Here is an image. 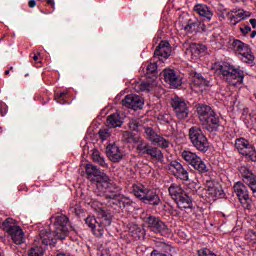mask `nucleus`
<instances>
[{"label": "nucleus", "instance_id": "f257e3e1", "mask_svg": "<svg viewBox=\"0 0 256 256\" xmlns=\"http://www.w3.org/2000/svg\"><path fill=\"white\" fill-rule=\"evenodd\" d=\"M196 113L198 119L208 133H217L221 127V118L217 115V112L207 104L196 105Z\"/></svg>", "mask_w": 256, "mask_h": 256}, {"label": "nucleus", "instance_id": "f03ea898", "mask_svg": "<svg viewBox=\"0 0 256 256\" xmlns=\"http://www.w3.org/2000/svg\"><path fill=\"white\" fill-rule=\"evenodd\" d=\"M169 195L179 209H193V199L183 190L180 184L173 183L168 188Z\"/></svg>", "mask_w": 256, "mask_h": 256}, {"label": "nucleus", "instance_id": "7ed1b4c3", "mask_svg": "<svg viewBox=\"0 0 256 256\" xmlns=\"http://www.w3.org/2000/svg\"><path fill=\"white\" fill-rule=\"evenodd\" d=\"M135 197L137 199H140L142 203H145V205H152V207H157V205H161V198L159 197V194L155 192L154 190L146 188L144 185H133L132 189Z\"/></svg>", "mask_w": 256, "mask_h": 256}, {"label": "nucleus", "instance_id": "20e7f679", "mask_svg": "<svg viewBox=\"0 0 256 256\" xmlns=\"http://www.w3.org/2000/svg\"><path fill=\"white\" fill-rule=\"evenodd\" d=\"M218 70L220 75H222L230 85H241L243 79H245V73L242 70L235 68V66H231V64L227 62H223Z\"/></svg>", "mask_w": 256, "mask_h": 256}, {"label": "nucleus", "instance_id": "39448f33", "mask_svg": "<svg viewBox=\"0 0 256 256\" xmlns=\"http://www.w3.org/2000/svg\"><path fill=\"white\" fill-rule=\"evenodd\" d=\"M188 137L192 146L200 151V153H207L209 151V139L199 126H192L188 131Z\"/></svg>", "mask_w": 256, "mask_h": 256}, {"label": "nucleus", "instance_id": "423d86ee", "mask_svg": "<svg viewBox=\"0 0 256 256\" xmlns=\"http://www.w3.org/2000/svg\"><path fill=\"white\" fill-rule=\"evenodd\" d=\"M230 49L241 55V60L243 63L253 65L255 61V55H253V51H251L249 44H245L241 40L233 39L232 42L230 40Z\"/></svg>", "mask_w": 256, "mask_h": 256}, {"label": "nucleus", "instance_id": "0eeeda50", "mask_svg": "<svg viewBox=\"0 0 256 256\" xmlns=\"http://www.w3.org/2000/svg\"><path fill=\"white\" fill-rule=\"evenodd\" d=\"M54 225V232L58 239H65L69 235V218L63 214H56L50 218Z\"/></svg>", "mask_w": 256, "mask_h": 256}, {"label": "nucleus", "instance_id": "6e6552de", "mask_svg": "<svg viewBox=\"0 0 256 256\" xmlns=\"http://www.w3.org/2000/svg\"><path fill=\"white\" fill-rule=\"evenodd\" d=\"M182 158L188 165L193 167L195 171H198V173H209V167H207V164L199 157L196 153L191 152L189 150H184L182 152Z\"/></svg>", "mask_w": 256, "mask_h": 256}, {"label": "nucleus", "instance_id": "1a4fd4ad", "mask_svg": "<svg viewBox=\"0 0 256 256\" xmlns=\"http://www.w3.org/2000/svg\"><path fill=\"white\" fill-rule=\"evenodd\" d=\"M235 148L238 153L245 157L246 161H251L252 163H256V150L255 146L250 144L248 140L245 138H238L235 142Z\"/></svg>", "mask_w": 256, "mask_h": 256}, {"label": "nucleus", "instance_id": "9d476101", "mask_svg": "<svg viewBox=\"0 0 256 256\" xmlns=\"http://www.w3.org/2000/svg\"><path fill=\"white\" fill-rule=\"evenodd\" d=\"M171 107L174 109L177 119L183 120L189 117V106L182 98L174 97L171 101Z\"/></svg>", "mask_w": 256, "mask_h": 256}, {"label": "nucleus", "instance_id": "9b49d317", "mask_svg": "<svg viewBox=\"0 0 256 256\" xmlns=\"http://www.w3.org/2000/svg\"><path fill=\"white\" fill-rule=\"evenodd\" d=\"M144 133L146 135V139L150 141L153 145H158L161 149H167L169 147V140L163 138V136H159L155 133V130L151 127L144 128Z\"/></svg>", "mask_w": 256, "mask_h": 256}, {"label": "nucleus", "instance_id": "f8f14e48", "mask_svg": "<svg viewBox=\"0 0 256 256\" xmlns=\"http://www.w3.org/2000/svg\"><path fill=\"white\" fill-rule=\"evenodd\" d=\"M122 105L128 109H133V111H138V109H143L144 101L139 95L129 94L122 100Z\"/></svg>", "mask_w": 256, "mask_h": 256}, {"label": "nucleus", "instance_id": "ddd939ff", "mask_svg": "<svg viewBox=\"0 0 256 256\" xmlns=\"http://www.w3.org/2000/svg\"><path fill=\"white\" fill-rule=\"evenodd\" d=\"M97 221V231L95 232V236L103 237V234L105 233V227H109V225H111V214L101 210L99 212Z\"/></svg>", "mask_w": 256, "mask_h": 256}, {"label": "nucleus", "instance_id": "4468645a", "mask_svg": "<svg viewBox=\"0 0 256 256\" xmlns=\"http://www.w3.org/2000/svg\"><path fill=\"white\" fill-rule=\"evenodd\" d=\"M234 193H236L240 203L245 201L247 203V208L251 207V198L249 197V189L243 182H236L234 184Z\"/></svg>", "mask_w": 256, "mask_h": 256}, {"label": "nucleus", "instance_id": "2eb2a0df", "mask_svg": "<svg viewBox=\"0 0 256 256\" xmlns=\"http://www.w3.org/2000/svg\"><path fill=\"white\" fill-rule=\"evenodd\" d=\"M39 239L44 247H47L49 245L51 247H55V244L57 243V239H59V237H57L55 231L44 229L39 232Z\"/></svg>", "mask_w": 256, "mask_h": 256}, {"label": "nucleus", "instance_id": "dca6fc26", "mask_svg": "<svg viewBox=\"0 0 256 256\" xmlns=\"http://www.w3.org/2000/svg\"><path fill=\"white\" fill-rule=\"evenodd\" d=\"M171 56V44L167 41H161L154 51V58L159 61H163V59H169Z\"/></svg>", "mask_w": 256, "mask_h": 256}, {"label": "nucleus", "instance_id": "f3484780", "mask_svg": "<svg viewBox=\"0 0 256 256\" xmlns=\"http://www.w3.org/2000/svg\"><path fill=\"white\" fill-rule=\"evenodd\" d=\"M147 224L148 229L154 233H165L167 231V225L159 217L149 216L147 218Z\"/></svg>", "mask_w": 256, "mask_h": 256}, {"label": "nucleus", "instance_id": "a211bd4d", "mask_svg": "<svg viewBox=\"0 0 256 256\" xmlns=\"http://www.w3.org/2000/svg\"><path fill=\"white\" fill-rule=\"evenodd\" d=\"M108 205L113 207V209H127L133 205V201L131 199L125 197L124 195L120 194L116 196L114 199L108 201Z\"/></svg>", "mask_w": 256, "mask_h": 256}, {"label": "nucleus", "instance_id": "6ab92c4d", "mask_svg": "<svg viewBox=\"0 0 256 256\" xmlns=\"http://www.w3.org/2000/svg\"><path fill=\"white\" fill-rule=\"evenodd\" d=\"M242 177L244 183L251 189L253 197L256 198V175L251 170L243 168Z\"/></svg>", "mask_w": 256, "mask_h": 256}, {"label": "nucleus", "instance_id": "aec40b11", "mask_svg": "<svg viewBox=\"0 0 256 256\" xmlns=\"http://www.w3.org/2000/svg\"><path fill=\"white\" fill-rule=\"evenodd\" d=\"M106 155L112 163H119L123 159V152L115 143L109 144L106 147Z\"/></svg>", "mask_w": 256, "mask_h": 256}, {"label": "nucleus", "instance_id": "412c9836", "mask_svg": "<svg viewBox=\"0 0 256 256\" xmlns=\"http://www.w3.org/2000/svg\"><path fill=\"white\" fill-rule=\"evenodd\" d=\"M163 75L164 80L166 83H169L171 87H181V79H179V76H177L175 70L165 69Z\"/></svg>", "mask_w": 256, "mask_h": 256}, {"label": "nucleus", "instance_id": "4be33fe9", "mask_svg": "<svg viewBox=\"0 0 256 256\" xmlns=\"http://www.w3.org/2000/svg\"><path fill=\"white\" fill-rule=\"evenodd\" d=\"M207 191L208 195H211L212 197H225V193L223 192V187H221V184L215 183L213 181L207 182Z\"/></svg>", "mask_w": 256, "mask_h": 256}, {"label": "nucleus", "instance_id": "5701e85b", "mask_svg": "<svg viewBox=\"0 0 256 256\" xmlns=\"http://www.w3.org/2000/svg\"><path fill=\"white\" fill-rule=\"evenodd\" d=\"M194 11L200 15V17H204L206 21H209L210 19H213V11H211V8L205 4H197L194 7Z\"/></svg>", "mask_w": 256, "mask_h": 256}, {"label": "nucleus", "instance_id": "b1692460", "mask_svg": "<svg viewBox=\"0 0 256 256\" xmlns=\"http://www.w3.org/2000/svg\"><path fill=\"white\" fill-rule=\"evenodd\" d=\"M145 155H149L151 159H154L159 163H163V161H165V156L163 155V152L161 151V149L155 146H149L146 150Z\"/></svg>", "mask_w": 256, "mask_h": 256}, {"label": "nucleus", "instance_id": "393cba45", "mask_svg": "<svg viewBox=\"0 0 256 256\" xmlns=\"http://www.w3.org/2000/svg\"><path fill=\"white\" fill-rule=\"evenodd\" d=\"M103 189H104V197L105 199H108V201H111V199H115L118 195H121V193H119V187L113 184V182H110Z\"/></svg>", "mask_w": 256, "mask_h": 256}, {"label": "nucleus", "instance_id": "a878e982", "mask_svg": "<svg viewBox=\"0 0 256 256\" xmlns=\"http://www.w3.org/2000/svg\"><path fill=\"white\" fill-rule=\"evenodd\" d=\"M8 235H10L15 245H23V243H25V234L23 233V230L19 226L14 230H11L10 233H8Z\"/></svg>", "mask_w": 256, "mask_h": 256}, {"label": "nucleus", "instance_id": "bb28decb", "mask_svg": "<svg viewBox=\"0 0 256 256\" xmlns=\"http://www.w3.org/2000/svg\"><path fill=\"white\" fill-rule=\"evenodd\" d=\"M232 13H238L230 17L231 23H233V25H237V23H241V21L247 19V17H251V12L241 9L232 10Z\"/></svg>", "mask_w": 256, "mask_h": 256}, {"label": "nucleus", "instance_id": "cd10ccee", "mask_svg": "<svg viewBox=\"0 0 256 256\" xmlns=\"http://www.w3.org/2000/svg\"><path fill=\"white\" fill-rule=\"evenodd\" d=\"M194 87H209V80H206L201 73L191 72Z\"/></svg>", "mask_w": 256, "mask_h": 256}, {"label": "nucleus", "instance_id": "c85d7f7f", "mask_svg": "<svg viewBox=\"0 0 256 256\" xmlns=\"http://www.w3.org/2000/svg\"><path fill=\"white\" fill-rule=\"evenodd\" d=\"M157 58H152L149 65L147 66L146 77L155 81L157 79Z\"/></svg>", "mask_w": 256, "mask_h": 256}, {"label": "nucleus", "instance_id": "c756f323", "mask_svg": "<svg viewBox=\"0 0 256 256\" xmlns=\"http://www.w3.org/2000/svg\"><path fill=\"white\" fill-rule=\"evenodd\" d=\"M106 123L110 129H115L116 127H121V125H123L119 113H114L108 116Z\"/></svg>", "mask_w": 256, "mask_h": 256}, {"label": "nucleus", "instance_id": "7c9ffc66", "mask_svg": "<svg viewBox=\"0 0 256 256\" xmlns=\"http://www.w3.org/2000/svg\"><path fill=\"white\" fill-rule=\"evenodd\" d=\"M101 170L93 165V164H87L86 165V175L88 179H91L92 181H95L98 177H101Z\"/></svg>", "mask_w": 256, "mask_h": 256}, {"label": "nucleus", "instance_id": "2f4dec72", "mask_svg": "<svg viewBox=\"0 0 256 256\" xmlns=\"http://www.w3.org/2000/svg\"><path fill=\"white\" fill-rule=\"evenodd\" d=\"M129 233L135 241H139V239L145 237V230L135 224L129 228Z\"/></svg>", "mask_w": 256, "mask_h": 256}, {"label": "nucleus", "instance_id": "473e14b6", "mask_svg": "<svg viewBox=\"0 0 256 256\" xmlns=\"http://www.w3.org/2000/svg\"><path fill=\"white\" fill-rule=\"evenodd\" d=\"M94 181H96L98 189L101 187L102 189H104V187H107L111 183V179L109 178V176H107V174L103 172H101L100 176L94 179Z\"/></svg>", "mask_w": 256, "mask_h": 256}, {"label": "nucleus", "instance_id": "72a5a7b5", "mask_svg": "<svg viewBox=\"0 0 256 256\" xmlns=\"http://www.w3.org/2000/svg\"><path fill=\"white\" fill-rule=\"evenodd\" d=\"M190 51L194 57H199V55H203L205 51H207V47L202 44H196V43H191L190 44Z\"/></svg>", "mask_w": 256, "mask_h": 256}, {"label": "nucleus", "instance_id": "f704fd0d", "mask_svg": "<svg viewBox=\"0 0 256 256\" xmlns=\"http://www.w3.org/2000/svg\"><path fill=\"white\" fill-rule=\"evenodd\" d=\"M136 140L137 141L134 142V143H137L136 151H138L139 153H142V155H145L151 145H149L148 142H146L139 136H137Z\"/></svg>", "mask_w": 256, "mask_h": 256}, {"label": "nucleus", "instance_id": "c9c22d12", "mask_svg": "<svg viewBox=\"0 0 256 256\" xmlns=\"http://www.w3.org/2000/svg\"><path fill=\"white\" fill-rule=\"evenodd\" d=\"M17 221H15L13 218H7L3 223H2V229L6 231V233H11V231H14L17 229L19 226H16L15 224Z\"/></svg>", "mask_w": 256, "mask_h": 256}, {"label": "nucleus", "instance_id": "e433bc0d", "mask_svg": "<svg viewBox=\"0 0 256 256\" xmlns=\"http://www.w3.org/2000/svg\"><path fill=\"white\" fill-rule=\"evenodd\" d=\"M137 137V135L129 131H125L122 133V141H124V143H135L137 141Z\"/></svg>", "mask_w": 256, "mask_h": 256}, {"label": "nucleus", "instance_id": "4c0bfd02", "mask_svg": "<svg viewBox=\"0 0 256 256\" xmlns=\"http://www.w3.org/2000/svg\"><path fill=\"white\" fill-rule=\"evenodd\" d=\"M85 223H86V225H88V227H90V229H92V231L95 235V233H97V223H98L97 218H95L93 216H88L85 219Z\"/></svg>", "mask_w": 256, "mask_h": 256}, {"label": "nucleus", "instance_id": "58836bf2", "mask_svg": "<svg viewBox=\"0 0 256 256\" xmlns=\"http://www.w3.org/2000/svg\"><path fill=\"white\" fill-rule=\"evenodd\" d=\"M43 255H45V248H42L41 246L32 247L28 251V256H43Z\"/></svg>", "mask_w": 256, "mask_h": 256}, {"label": "nucleus", "instance_id": "ea45409f", "mask_svg": "<svg viewBox=\"0 0 256 256\" xmlns=\"http://www.w3.org/2000/svg\"><path fill=\"white\" fill-rule=\"evenodd\" d=\"M92 159L95 163H99L101 167H107V163H105V158L101 157L99 151H94L92 153Z\"/></svg>", "mask_w": 256, "mask_h": 256}, {"label": "nucleus", "instance_id": "a19ab883", "mask_svg": "<svg viewBox=\"0 0 256 256\" xmlns=\"http://www.w3.org/2000/svg\"><path fill=\"white\" fill-rule=\"evenodd\" d=\"M98 137L101 141H107L111 137V130L109 128H101L98 131Z\"/></svg>", "mask_w": 256, "mask_h": 256}, {"label": "nucleus", "instance_id": "79ce46f5", "mask_svg": "<svg viewBox=\"0 0 256 256\" xmlns=\"http://www.w3.org/2000/svg\"><path fill=\"white\" fill-rule=\"evenodd\" d=\"M182 167L183 165L178 161H172L169 164V170L172 171L174 177L177 175L178 171L181 170Z\"/></svg>", "mask_w": 256, "mask_h": 256}, {"label": "nucleus", "instance_id": "37998d69", "mask_svg": "<svg viewBox=\"0 0 256 256\" xmlns=\"http://www.w3.org/2000/svg\"><path fill=\"white\" fill-rule=\"evenodd\" d=\"M174 177H177V179H181V181H189V172H187V170H185V168H183L182 166V168H180V170Z\"/></svg>", "mask_w": 256, "mask_h": 256}, {"label": "nucleus", "instance_id": "c03bdc74", "mask_svg": "<svg viewBox=\"0 0 256 256\" xmlns=\"http://www.w3.org/2000/svg\"><path fill=\"white\" fill-rule=\"evenodd\" d=\"M198 22H193L192 20L188 21V24L184 27V31L188 33H193V31H197Z\"/></svg>", "mask_w": 256, "mask_h": 256}, {"label": "nucleus", "instance_id": "a18cd8bd", "mask_svg": "<svg viewBox=\"0 0 256 256\" xmlns=\"http://www.w3.org/2000/svg\"><path fill=\"white\" fill-rule=\"evenodd\" d=\"M136 89L138 91H150L151 90V84L149 82H142L136 84Z\"/></svg>", "mask_w": 256, "mask_h": 256}, {"label": "nucleus", "instance_id": "49530a36", "mask_svg": "<svg viewBox=\"0 0 256 256\" xmlns=\"http://www.w3.org/2000/svg\"><path fill=\"white\" fill-rule=\"evenodd\" d=\"M246 241H252L256 244V232L254 230H249L245 235Z\"/></svg>", "mask_w": 256, "mask_h": 256}, {"label": "nucleus", "instance_id": "de8ad7c7", "mask_svg": "<svg viewBox=\"0 0 256 256\" xmlns=\"http://www.w3.org/2000/svg\"><path fill=\"white\" fill-rule=\"evenodd\" d=\"M140 125L141 124H139V120H131L129 122V128L131 131H138Z\"/></svg>", "mask_w": 256, "mask_h": 256}, {"label": "nucleus", "instance_id": "09e8293b", "mask_svg": "<svg viewBox=\"0 0 256 256\" xmlns=\"http://www.w3.org/2000/svg\"><path fill=\"white\" fill-rule=\"evenodd\" d=\"M214 254L211 253V250L207 248H203L198 250V256H213Z\"/></svg>", "mask_w": 256, "mask_h": 256}, {"label": "nucleus", "instance_id": "8fccbe9b", "mask_svg": "<svg viewBox=\"0 0 256 256\" xmlns=\"http://www.w3.org/2000/svg\"><path fill=\"white\" fill-rule=\"evenodd\" d=\"M72 213H75L77 217L83 213V208H81L79 205H76L74 208L71 209Z\"/></svg>", "mask_w": 256, "mask_h": 256}, {"label": "nucleus", "instance_id": "3c124183", "mask_svg": "<svg viewBox=\"0 0 256 256\" xmlns=\"http://www.w3.org/2000/svg\"><path fill=\"white\" fill-rule=\"evenodd\" d=\"M67 95V92H61V93H56L55 94V100L58 102V103H63L61 102V100L59 99H63V97Z\"/></svg>", "mask_w": 256, "mask_h": 256}, {"label": "nucleus", "instance_id": "603ef678", "mask_svg": "<svg viewBox=\"0 0 256 256\" xmlns=\"http://www.w3.org/2000/svg\"><path fill=\"white\" fill-rule=\"evenodd\" d=\"M196 31H202L205 32L207 31V26H205V24L198 22L197 27H196Z\"/></svg>", "mask_w": 256, "mask_h": 256}, {"label": "nucleus", "instance_id": "864d4df0", "mask_svg": "<svg viewBox=\"0 0 256 256\" xmlns=\"http://www.w3.org/2000/svg\"><path fill=\"white\" fill-rule=\"evenodd\" d=\"M240 31L243 35H247V33H251V26L246 25L243 28H240Z\"/></svg>", "mask_w": 256, "mask_h": 256}, {"label": "nucleus", "instance_id": "5fc2aeb1", "mask_svg": "<svg viewBox=\"0 0 256 256\" xmlns=\"http://www.w3.org/2000/svg\"><path fill=\"white\" fill-rule=\"evenodd\" d=\"M219 17H221L222 19H225V17H229L230 13L227 12V10H223L222 12L218 13Z\"/></svg>", "mask_w": 256, "mask_h": 256}, {"label": "nucleus", "instance_id": "6e6d98bb", "mask_svg": "<svg viewBox=\"0 0 256 256\" xmlns=\"http://www.w3.org/2000/svg\"><path fill=\"white\" fill-rule=\"evenodd\" d=\"M250 120L252 121L253 125H256V114L255 113H251L249 115Z\"/></svg>", "mask_w": 256, "mask_h": 256}, {"label": "nucleus", "instance_id": "4d7b16f0", "mask_svg": "<svg viewBox=\"0 0 256 256\" xmlns=\"http://www.w3.org/2000/svg\"><path fill=\"white\" fill-rule=\"evenodd\" d=\"M37 5V1L35 0H30L28 2V6L30 7V9H33V7H35Z\"/></svg>", "mask_w": 256, "mask_h": 256}, {"label": "nucleus", "instance_id": "13d9d810", "mask_svg": "<svg viewBox=\"0 0 256 256\" xmlns=\"http://www.w3.org/2000/svg\"><path fill=\"white\" fill-rule=\"evenodd\" d=\"M46 3H47L48 5H51V7H52L53 9H55V0H46Z\"/></svg>", "mask_w": 256, "mask_h": 256}, {"label": "nucleus", "instance_id": "bf43d9fd", "mask_svg": "<svg viewBox=\"0 0 256 256\" xmlns=\"http://www.w3.org/2000/svg\"><path fill=\"white\" fill-rule=\"evenodd\" d=\"M250 24L252 25V29H256V19L255 18L250 19Z\"/></svg>", "mask_w": 256, "mask_h": 256}, {"label": "nucleus", "instance_id": "052dcab7", "mask_svg": "<svg viewBox=\"0 0 256 256\" xmlns=\"http://www.w3.org/2000/svg\"><path fill=\"white\" fill-rule=\"evenodd\" d=\"M250 37H251V39H253V38H255L256 37V31L254 30V31H252V33L250 34Z\"/></svg>", "mask_w": 256, "mask_h": 256}, {"label": "nucleus", "instance_id": "680f3d73", "mask_svg": "<svg viewBox=\"0 0 256 256\" xmlns=\"http://www.w3.org/2000/svg\"><path fill=\"white\" fill-rule=\"evenodd\" d=\"M33 59H34V61H38V60H39V56L34 55V56H33Z\"/></svg>", "mask_w": 256, "mask_h": 256}, {"label": "nucleus", "instance_id": "e2e57ef3", "mask_svg": "<svg viewBox=\"0 0 256 256\" xmlns=\"http://www.w3.org/2000/svg\"><path fill=\"white\" fill-rule=\"evenodd\" d=\"M4 73H5V75H9L10 71L6 70Z\"/></svg>", "mask_w": 256, "mask_h": 256}, {"label": "nucleus", "instance_id": "0e129e2a", "mask_svg": "<svg viewBox=\"0 0 256 256\" xmlns=\"http://www.w3.org/2000/svg\"><path fill=\"white\" fill-rule=\"evenodd\" d=\"M194 185H195V183H191V184H190L191 187H194Z\"/></svg>", "mask_w": 256, "mask_h": 256}, {"label": "nucleus", "instance_id": "69168bd1", "mask_svg": "<svg viewBox=\"0 0 256 256\" xmlns=\"http://www.w3.org/2000/svg\"><path fill=\"white\" fill-rule=\"evenodd\" d=\"M10 70H13V67H10Z\"/></svg>", "mask_w": 256, "mask_h": 256}]
</instances>
